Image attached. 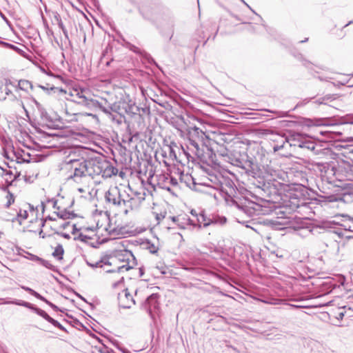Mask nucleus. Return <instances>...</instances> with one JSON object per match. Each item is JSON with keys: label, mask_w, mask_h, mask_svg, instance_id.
Instances as JSON below:
<instances>
[{"label": "nucleus", "mask_w": 353, "mask_h": 353, "mask_svg": "<svg viewBox=\"0 0 353 353\" xmlns=\"http://www.w3.org/2000/svg\"><path fill=\"white\" fill-rule=\"evenodd\" d=\"M108 352H111V350H109L108 349H104L103 351H101V353H108Z\"/></svg>", "instance_id": "nucleus-55"}, {"label": "nucleus", "mask_w": 353, "mask_h": 353, "mask_svg": "<svg viewBox=\"0 0 353 353\" xmlns=\"http://www.w3.org/2000/svg\"><path fill=\"white\" fill-rule=\"evenodd\" d=\"M177 185H178L177 179H176L175 178L172 177V176H170L169 174V188L170 190V191H169V192H171L172 194H174L173 188L176 187Z\"/></svg>", "instance_id": "nucleus-31"}, {"label": "nucleus", "mask_w": 353, "mask_h": 353, "mask_svg": "<svg viewBox=\"0 0 353 353\" xmlns=\"http://www.w3.org/2000/svg\"><path fill=\"white\" fill-rule=\"evenodd\" d=\"M196 221L197 223H195L193 220H191L188 218L186 219L185 223L187 225H193L194 227L198 225V227L201 228L202 226L205 228L210 224L215 223L214 221H211L210 219H208L203 213H201L199 214Z\"/></svg>", "instance_id": "nucleus-18"}, {"label": "nucleus", "mask_w": 353, "mask_h": 353, "mask_svg": "<svg viewBox=\"0 0 353 353\" xmlns=\"http://www.w3.org/2000/svg\"><path fill=\"white\" fill-rule=\"evenodd\" d=\"M233 161V165L244 170L248 175L254 178L261 176V169L252 159L248 158L247 154L241 155L240 157H236Z\"/></svg>", "instance_id": "nucleus-7"}, {"label": "nucleus", "mask_w": 353, "mask_h": 353, "mask_svg": "<svg viewBox=\"0 0 353 353\" xmlns=\"http://www.w3.org/2000/svg\"><path fill=\"white\" fill-rule=\"evenodd\" d=\"M17 172L14 174L12 170L5 169L0 166V176L3 178L8 186L10 185L12 183L16 180Z\"/></svg>", "instance_id": "nucleus-20"}, {"label": "nucleus", "mask_w": 353, "mask_h": 353, "mask_svg": "<svg viewBox=\"0 0 353 353\" xmlns=\"http://www.w3.org/2000/svg\"><path fill=\"white\" fill-rule=\"evenodd\" d=\"M307 40H308V38H305L304 40L301 41L300 43H305V42L307 41Z\"/></svg>", "instance_id": "nucleus-56"}, {"label": "nucleus", "mask_w": 353, "mask_h": 353, "mask_svg": "<svg viewBox=\"0 0 353 353\" xmlns=\"http://www.w3.org/2000/svg\"><path fill=\"white\" fill-rule=\"evenodd\" d=\"M2 217L7 221H17L20 225L28 218V211L21 208L4 209L1 212Z\"/></svg>", "instance_id": "nucleus-9"}, {"label": "nucleus", "mask_w": 353, "mask_h": 353, "mask_svg": "<svg viewBox=\"0 0 353 353\" xmlns=\"http://www.w3.org/2000/svg\"><path fill=\"white\" fill-rule=\"evenodd\" d=\"M54 19L57 21V23L59 22V21H62L60 15L57 12L55 13V14L54 16Z\"/></svg>", "instance_id": "nucleus-44"}, {"label": "nucleus", "mask_w": 353, "mask_h": 353, "mask_svg": "<svg viewBox=\"0 0 353 353\" xmlns=\"http://www.w3.org/2000/svg\"><path fill=\"white\" fill-rule=\"evenodd\" d=\"M12 88L17 90V85H14L10 80H6L5 83L0 87V91L8 96L12 93Z\"/></svg>", "instance_id": "nucleus-23"}, {"label": "nucleus", "mask_w": 353, "mask_h": 353, "mask_svg": "<svg viewBox=\"0 0 353 353\" xmlns=\"http://www.w3.org/2000/svg\"><path fill=\"white\" fill-rule=\"evenodd\" d=\"M301 148H305L309 150H314L315 149V144L312 141L307 140L305 137L303 140V144L301 145Z\"/></svg>", "instance_id": "nucleus-28"}, {"label": "nucleus", "mask_w": 353, "mask_h": 353, "mask_svg": "<svg viewBox=\"0 0 353 353\" xmlns=\"http://www.w3.org/2000/svg\"><path fill=\"white\" fill-rule=\"evenodd\" d=\"M57 25L61 30L65 28L62 21H59Z\"/></svg>", "instance_id": "nucleus-47"}, {"label": "nucleus", "mask_w": 353, "mask_h": 353, "mask_svg": "<svg viewBox=\"0 0 353 353\" xmlns=\"http://www.w3.org/2000/svg\"><path fill=\"white\" fill-rule=\"evenodd\" d=\"M231 348H232V350H234V351H236V347L231 346Z\"/></svg>", "instance_id": "nucleus-61"}, {"label": "nucleus", "mask_w": 353, "mask_h": 353, "mask_svg": "<svg viewBox=\"0 0 353 353\" xmlns=\"http://www.w3.org/2000/svg\"><path fill=\"white\" fill-rule=\"evenodd\" d=\"M108 353H114L112 350L111 352H108Z\"/></svg>", "instance_id": "nucleus-64"}, {"label": "nucleus", "mask_w": 353, "mask_h": 353, "mask_svg": "<svg viewBox=\"0 0 353 353\" xmlns=\"http://www.w3.org/2000/svg\"><path fill=\"white\" fill-rule=\"evenodd\" d=\"M39 87H40L41 89H43V90H46V88H45L44 86H43V85H40Z\"/></svg>", "instance_id": "nucleus-60"}, {"label": "nucleus", "mask_w": 353, "mask_h": 353, "mask_svg": "<svg viewBox=\"0 0 353 353\" xmlns=\"http://www.w3.org/2000/svg\"><path fill=\"white\" fill-rule=\"evenodd\" d=\"M40 300L45 302L46 303H47L54 311L59 310V307L56 305H54L52 303H51L50 301H48L45 297H43V299H40Z\"/></svg>", "instance_id": "nucleus-37"}, {"label": "nucleus", "mask_w": 353, "mask_h": 353, "mask_svg": "<svg viewBox=\"0 0 353 353\" xmlns=\"http://www.w3.org/2000/svg\"><path fill=\"white\" fill-rule=\"evenodd\" d=\"M147 185L149 187L145 188V190L151 196H152V192L156 191L157 188L170 191L169 188V174L161 173L154 175L152 171L150 170L147 180Z\"/></svg>", "instance_id": "nucleus-6"}, {"label": "nucleus", "mask_w": 353, "mask_h": 353, "mask_svg": "<svg viewBox=\"0 0 353 353\" xmlns=\"http://www.w3.org/2000/svg\"><path fill=\"white\" fill-rule=\"evenodd\" d=\"M348 225H350L349 221L347 222H345V223L342 224L341 225L344 228L345 230H347Z\"/></svg>", "instance_id": "nucleus-52"}, {"label": "nucleus", "mask_w": 353, "mask_h": 353, "mask_svg": "<svg viewBox=\"0 0 353 353\" xmlns=\"http://www.w3.org/2000/svg\"><path fill=\"white\" fill-rule=\"evenodd\" d=\"M263 169L264 172L261 170V176L263 174V177L267 178L269 181H276L277 179L284 181L287 176L285 172L281 169L273 167L272 165L263 166Z\"/></svg>", "instance_id": "nucleus-10"}, {"label": "nucleus", "mask_w": 353, "mask_h": 353, "mask_svg": "<svg viewBox=\"0 0 353 353\" xmlns=\"http://www.w3.org/2000/svg\"><path fill=\"white\" fill-rule=\"evenodd\" d=\"M146 248L150 251L152 254H155L157 252L159 248L154 243H152L150 241L146 243Z\"/></svg>", "instance_id": "nucleus-33"}, {"label": "nucleus", "mask_w": 353, "mask_h": 353, "mask_svg": "<svg viewBox=\"0 0 353 353\" xmlns=\"http://www.w3.org/2000/svg\"><path fill=\"white\" fill-rule=\"evenodd\" d=\"M110 259L108 256H105L95 262L87 261L86 263L90 267L92 268H102L104 265H112V262L110 261Z\"/></svg>", "instance_id": "nucleus-22"}, {"label": "nucleus", "mask_w": 353, "mask_h": 353, "mask_svg": "<svg viewBox=\"0 0 353 353\" xmlns=\"http://www.w3.org/2000/svg\"><path fill=\"white\" fill-rule=\"evenodd\" d=\"M103 157H95L90 159H85V165L87 172V175L89 177V181L90 180V177H94V176L99 175V168L101 165V160Z\"/></svg>", "instance_id": "nucleus-11"}, {"label": "nucleus", "mask_w": 353, "mask_h": 353, "mask_svg": "<svg viewBox=\"0 0 353 353\" xmlns=\"http://www.w3.org/2000/svg\"><path fill=\"white\" fill-rule=\"evenodd\" d=\"M350 225H348L347 230L350 232H353V221H349Z\"/></svg>", "instance_id": "nucleus-49"}, {"label": "nucleus", "mask_w": 353, "mask_h": 353, "mask_svg": "<svg viewBox=\"0 0 353 353\" xmlns=\"http://www.w3.org/2000/svg\"><path fill=\"white\" fill-rule=\"evenodd\" d=\"M218 180V182L214 183V188L216 190H220L221 191L223 190L224 185H230L232 181H228V179H225L223 176H221L220 179H216Z\"/></svg>", "instance_id": "nucleus-24"}, {"label": "nucleus", "mask_w": 353, "mask_h": 353, "mask_svg": "<svg viewBox=\"0 0 353 353\" xmlns=\"http://www.w3.org/2000/svg\"><path fill=\"white\" fill-rule=\"evenodd\" d=\"M77 238H78V239H79L80 241H83V242H88V241L89 239H90V238L89 236H88L87 235H85L82 233H80Z\"/></svg>", "instance_id": "nucleus-41"}, {"label": "nucleus", "mask_w": 353, "mask_h": 353, "mask_svg": "<svg viewBox=\"0 0 353 353\" xmlns=\"http://www.w3.org/2000/svg\"><path fill=\"white\" fill-rule=\"evenodd\" d=\"M75 156H76V153H70L68 157H67V158L65 159V165L66 167V169L68 168V161L69 159H78V158H75ZM79 159H80V158H79Z\"/></svg>", "instance_id": "nucleus-38"}, {"label": "nucleus", "mask_w": 353, "mask_h": 353, "mask_svg": "<svg viewBox=\"0 0 353 353\" xmlns=\"http://www.w3.org/2000/svg\"><path fill=\"white\" fill-rule=\"evenodd\" d=\"M89 91L81 88H73L70 91L69 95L71 101L85 105L89 108L99 109L106 114L111 115L112 111H115L114 106L107 99L101 98L100 100L90 98Z\"/></svg>", "instance_id": "nucleus-1"}, {"label": "nucleus", "mask_w": 353, "mask_h": 353, "mask_svg": "<svg viewBox=\"0 0 353 353\" xmlns=\"http://www.w3.org/2000/svg\"><path fill=\"white\" fill-rule=\"evenodd\" d=\"M3 41H0V45L2 46H3Z\"/></svg>", "instance_id": "nucleus-63"}, {"label": "nucleus", "mask_w": 353, "mask_h": 353, "mask_svg": "<svg viewBox=\"0 0 353 353\" xmlns=\"http://www.w3.org/2000/svg\"><path fill=\"white\" fill-rule=\"evenodd\" d=\"M68 174L67 180L72 181L79 185L88 184L89 177L87 175L85 159L81 157L80 159H69Z\"/></svg>", "instance_id": "nucleus-2"}, {"label": "nucleus", "mask_w": 353, "mask_h": 353, "mask_svg": "<svg viewBox=\"0 0 353 353\" xmlns=\"http://www.w3.org/2000/svg\"><path fill=\"white\" fill-rule=\"evenodd\" d=\"M345 158L347 159V162L351 165L352 166H353V147L351 148H349L346 152H345Z\"/></svg>", "instance_id": "nucleus-30"}, {"label": "nucleus", "mask_w": 353, "mask_h": 353, "mask_svg": "<svg viewBox=\"0 0 353 353\" xmlns=\"http://www.w3.org/2000/svg\"><path fill=\"white\" fill-rule=\"evenodd\" d=\"M86 115L89 117H92L94 119H96L97 121H99L98 117L96 114H92V113H86Z\"/></svg>", "instance_id": "nucleus-50"}, {"label": "nucleus", "mask_w": 353, "mask_h": 353, "mask_svg": "<svg viewBox=\"0 0 353 353\" xmlns=\"http://www.w3.org/2000/svg\"><path fill=\"white\" fill-rule=\"evenodd\" d=\"M82 187H80V188H77V190L81 192V193H83V192H85L87 189H88V187H87V184H85V185H81Z\"/></svg>", "instance_id": "nucleus-42"}, {"label": "nucleus", "mask_w": 353, "mask_h": 353, "mask_svg": "<svg viewBox=\"0 0 353 353\" xmlns=\"http://www.w3.org/2000/svg\"><path fill=\"white\" fill-rule=\"evenodd\" d=\"M117 173V168H115L110 161L103 157L101 165L99 168V175H101L103 178L107 179L112 176H116Z\"/></svg>", "instance_id": "nucleus-13"}, {"label": "nucleus", "mask_w": 353, "mask_h": 353, "mask_svg": "<svg viewBox=\"0 0 353 353\" xmlns=\"http://www.w3.org/2000/svg\"><path fill=\"white\" fill-rule=\"evenodd\" d=\"M167 148L168 150L169 160H171L172 162L176 161L179 163L181 146L179 147L176 143L172 141Z\"/></svg>", "instance_id": "nucleus-19"}, {"label": "nucleus", "mask_w": 353, "mask_h": 353, "mask_svg": "<svg viewBox=\"0 0 353 353\" xmlns=\"http://www.w3.org/2000/svg\"><path fill=\"white\" fill-rule=\"evenodd\" d=\"M63 34H64V37H65V39L68 41H70L69 40V36H68V30H66V28L63 29L62 30Z\"/></svg>", "instance_id": "nucleus-45"}, {"label": "nucleus", "mask_w": 353, "mask_h": 353, "mask_svg": "<svg viewBox=\"0 0 353 353\" xmlns=\"http://www.w3.org/2000/svg\"><path fill=\"white\" fill-rule=\"evenodd\" d=\"M72 227H73V233H74L75 231H79L81 230V228H77L76 224H73Z\"/></svg>", "instance_id": "nucleus-51"}, {"label": "nucleus", "mask_w": 353, "mask_h": 353, "mask_svg": "<svg viewBox=\"0 0 353 353\" xmlns=\"http://www.w3.org/2000/svg\"><path fill=\"white\" fill-rule=\"evenodd\" d=\"M53 208L57 209V212H54L57 216L62 219H70L75 216V214L72 212L66 210L65 209L60 210L59 207H57V202L53 201Z\"/></svg>", "instance_id": "nucleus-21"}, {"label": "nucleus", "mask_w": 353, "mask_h": 353, "mask_svg": "<svg viewBox=\"0 0 353 353\" xmlns=\"http://www.w3.org/2000/svg\"><path fill=\"white\" fill-rule=\"evenodd\" d=\"M324 99H319L315 101V103H317L319 104H323V103Z\"/></svg>", "instance_id": "nucleus-53"}, {"label": "nucleus", "mask_w": 353, "mask_h": 353, "mask_svg": "<svg viewBox=\"0 0 353 353\" xmlns=\"http://www.w3.org/2000/svg\"><path fill=\"white\" fill-rule=\"evenodd\" d=\"M343 316H344V313L343 312H340L338 313L336 318L339 320H342L343 319Z\"/></svg>", "instance_id": "nucleus-48"}, {"label": "nucleus", "mask_w": 353, "mask_h": 353, "mask_svg": "<svg viewBox=\"0 0 353 353\" xmlns=\"http://www.w3.org/2000/svg\"><path fill=\"white\" fill-rule=\"evenodd\" d=\"M40 264L49 270H54V266L48 261H46V260H44L42 259L40 262Z\"/></svg>", "instance_id": "nucleus-36"}, {"label": "nucleus", "mask_w": 353, "mask_h": 353, "mask_svg": "<svg viewBox=\"0 0 353 353\" xmlns=\"http://www.w3.org/2000/svg\"><path fill=\"white\" fill-rule=\"evenodd\" d=\"M187 136L189 143L194 147L192 149L197 154H200V149L201 148H204V151L205 150L210 151L208 145H210V139L208 135L199 128L196 126L188 127Z\"/></svg>", "instance_id": "nucleus-4"}, {"label": "nucleus", "mask_w": 353, "mask_h": 353, "mask_svg": "<svg viewBox=\"0 0 353 353\" xmlns=\"http://www.w3.org/2000/svg\"><path fill=\"white\" fill-rule=\"evenodd\" d=\"M136 198H131L129 201H125L121 194V192L119 187L114 185L110 186L108 190L105 192V199L106 203L111 204L114 207H119L122 204L126 205L127 203H137L139 205L141 201L145 200L146 196L145 192L143 193L135 192Z\"/></svg>", "instance_id": "nucleus-3"}, {"label": "nucleus", "mask_w": 353, "mask_h": 353, "mask_svg": "<svg viewBox=\"0 0 353 353\" xmlns=\"http://www.w3.org/2000/svg\"><path fill=\"white\" fill-rule=\"evenodd\" d=\"M4 303L14 304V305L26 307L32 310L33 312H34L37 314L39 315L40 316L43 318L45 320H46L48 322L52 324L54 327H58L61 330H63L65 332L66 331L65 328L61 323H59L57 320L50 317L44 310L35 307L34 305H32L30 303H28V302H26L24 301H21V300L16 299L14 301H6V302H4Z\"/></svg>", "instance_id": "nucleus-8"}, {"label": "nucleus", "mask_w": 353, "mask_h": 353, "mask_svg": "<svg viewBox=\"0 0 353 353\" xmlns=\"http://www.w3.org/2000/svg\"><path fill=\"white\" fill-rule=\"evenodd\" d=\"M159 295L157 293H154L149 296L146 299L144 307L150 314H152V312L159 310Z\"/></svg>", "instance_id": "nucleus-16"}, {"label": "nucleus", "mask_w": 353, "mask_h": 353, "mask_svg": "<svg viewBox=\"0 0 353 353\" xmlns=\"http://www.w3.org/2000/svg\"><path fill=\"white\" fill-rule=\"evenodd\" d=\"M14 196L10 191H8L5 196L4 209L10 210V207L14 203Z\"/></svg>", "instance_id": "nucleus-25"}, {"label": "nucleus", "mask_w": 353, "mask_h": 353, "mask_svg": "<svg viewBox=\"0 0 353 353\" xmlns=\"http://www.w3.org/2000/svg\"><path fill=\"white\" fill-rule=\"evenodd\" d=\"M192 148L191 144L186 145L185 147L181 145V150L179 152V163L185 165L189 162H207V157L205 154L204 148L200 149V154H197Z\"/></svg>", "instance_id": "nucleus-5"}, {"label": "nucleus", "mask_w": 353, "mask_h": 353, "mask_svg": "<svg viewBox=\"0 0 353 353\" xmlns=\"http://www.w3.org/2000/svg\"><path fill=\"white\" fill-rule=\"evenodd\" d=\"M169 219H170L174 223H176L179 227L185 228L184 225H181V218L179 216H170Z\"/></svg>", "instance_id": "nucleus-39"}, {"label": "nucleus", "mask_w": 353, "mask_h": 353, "mask_svg": "<svg viewBox=\"0 0 353 353\" xmlns=\"http://www.w3.org/2000/svg\"><path fill=\"white\" fill-rule=\"evenodd\" d=\"M141 184H142L143 186H145V183H144V181H143V179L141 180Z\"/></svg>", "instance_id": "nucleus-59"}, {"label": "nucleus", "mask_w": 353, "mask_h": 353, "mask_svg": "<svg viewBox=\"0 0 353 353\" xmlns=\"http://www.w3.org/2000/svg\"><path fill=\"white\" fill-rule=\"evenodd\" d=\"M2 46L6 48L12 49L14 51H15L16 52H17L19 54H20V55H21V56H23L24 57H26V54L24 50H23L22 49L18 48L17 46H14L13 44H11V43H9L3 41V43Z\"/></svg>", "instance_id": "nucleus-26"}, {"label": "nucleus", "mask_w": 353, "mask_h": 353, "mask_svg": "<svg viewBox=\"0 0 353 353\" xmlns=\"http://www.w3.org/2000/svg\"><path fill=\"white\" fill-rule=\"evenodd\" d=\"M64 253V250L63 246L61 245H58L54 252H52V256L57 258L59 260L63 259V254Z\"/></svg>", "instance_id": "nucleus-27"}, {"label": "nucleus", "mask_w": 353, "mask_h": 353, "mask_svg": "<svg viewBox=\"0 0 353 353\" xmlns=\"http://www.w3.org/2000/svg\"><path fill=\"white\" fill-rule=\"evenodd\" d=\"M21 288L23 289L24 290H26V292H29L31 295L34 296L37 299H38L39 300L43 299V296H41L40 294H39L34 290L31 289L30 288L26 287V286H21Z\"/></svg>", "instance_id": "nucleus-29"}, {"label": "nucleus", "mask_w": 353, "mask_h": 353, "mask_svg": "<svg viewBox=\"0 0 353 353\" xmlns=\"http://www.w3.org/2000/svg\"><path fill=\"white\" fill-rule=\"evenodd\" d=\"M285 196L289 199L286 205H288L292 210L299 208L303 203V194L299 191L290 190Z\"/></svg>", "instance_id": "nucleus-12"}, {"label": "nucleus", "mask_w": 353, "mask_h": 353, "mask_svg": "<svg viewBox=\"0 0 353 353\" xmlns=\"http://www.w3.org/2000/svg\"><path fill=\"white\" fill-rule=\"evenodd\" d=\"M118 301L119 305L123 308H130L135 304V301L128 289H125L119 293Z\"/></svg>", "instance_id": "nucleus-15"}, {"label": "nucleus", "mask_w": 353, "mask_h": 353, "mask_svg": "<svg viewBox=\"0 0 353 353\" xmlns=\"http://www.w3.org/2000/svg\"><path fill=\"white\" fill-rule=\"evenodd\" d=\"M41 207L42 208V212H43L45 210V204L43 202L41 203Z\"/></svg>", "instance_id": "nucleus-54"}, {"label": "nucleus", "mask_w": 353, "mask_h": 353, "mask_svg": "<svg viewBox=\"0 0 353 353\" xmlns=\"http://www.w3.org/2000/svg\"><path fill=\"white\" fill-rule=\"evenodd\" d=\"M180 179L181 182H185L188 186L190 185V183L193 181L192 176L189 174H182L181 176Z\"/></svg>", "instance_id": "nucleus-34"}, {"label": "nucleus", "mask_w": 353, "mask_h": 353, "mask_svg": "<svg viewBox=\"0 0 353 353\" xmlns=\"http://www.w3.org/2000/svg\"><path fill=\"white\" fill-rule=\"evenodd\" d=\"M130 266L128 265H123L121 266H119L118 268H117V269H114V270H107L106 272H123V271H128L129 269H130Z\"/></svg>", "instance_id": "nucleus-35"}, {"label": "nucleus", "mask_w": 353, "mask_h": 353, "mask_svg": "<svg viewBox=\"0 0 353 353\" xmlns=\"http://www.w3.org/2000/svg\"><path fill=\"white\" fill-rule=\"evenodd\" d=\"M0 17L6 22L8 23L9 21L8 18L5 16V14L0 10Z\"/></svg>", "instance_id": "nucleus-46"}, {"label": "nucleus", "mask_w": 353, "mask_h": 353, "mask_svg": "<svg viewBox=\"0 0 353 353\" xmlns=\"http://www.w3.org/2000/svg\"><path fill=\"white\" fill-rule=\"evenodd\" d=\"M28 259L31 261H33L39 262V263L42 259L41 258L39 257L38 256H36V255H34L32 254H29V256L28 257Z\"/></svg>", "instance_id": "nucleus-40"}, {"label": "nucleus", "mask_w": 353, "mask_h": 353, "mask_svg": "<svg viewBox=\"0 0 353 353\" xmlns=\"http://www.w3.org/2000/svg\"><path fill=\"white\" fill-rule=\"evenodd\" d=\"M270 140L272 142V147L274 152L284 148L288 141L286 135L272 132L270 133Z\"/></svg>", "instance_id": "nucleus-14"}, {"label": "nucleus", "mask_w": 353, "mask_h": 353, "mask_svg": "<svg viewBox=\"0 0 353 353\" xmlns=\"http://www.w3.org/2000/svg\"><path fill=\"white\" fill-rule=\"evenodd\" d=\"M288 141L287 144L290 147L299 148H301V145L303 144V140L305 137L301 133L293 132L290 133L288 136H286Z\"/></svg>", "instance_id": "nucleus-17"}, {"label": "nucleus", "mask_w": 353, "mask_h": 353, "mask_svg": "<svg viewBox=\"0 0 353 353\" xmlns=\"http://www.w3.org/2000/svg\"><path fill=\"white\" fill-rule=\"evenodd\" d=\"M46 220H50V221H55L56 220V218L55 217H53V216H48L46 219L42 222V224H41V226L43 227L44 226V224H45V222L46 221Z\"/></svg>", "instance_id": "nucleus-43"}, {"label": "nucleus", "mask_w": 353, "mask_h": 353, "mask_svg": "<svg viewBox=\"0 0 353 353\" xmlns=\"http://www.w3.org/2000/svg\"><path fill=\"white\" fill-rule=\"evenodd\" d=\"M348 221H353V218L348 216Z\"/></svg>", "instance_id": "nucleus-58"}, {"label": "nucleus", "mask_w": 353, "mask_h": 353, "mask_svg": "<svg viewBox=\"0 0 353 353\" xmlns=\"http://www.w3.org/2000/svg\"><path fill=\"white\" fill-rule=\"evenodd\" d=\"M290 306L292 307H295V308L301 307V306L295 305H291Z\"/></svg>", "instance_id": "nucleus-57"}, {"label": "nucleus", "mask_w": 353, "mask_h": 353, "mask_svg": "<svg viewBox=\"0 0 353 353\" xmlns=\"http://www.w3.org/2000/svg\"><path fill=\"white\" fill-rule=\"evenodd\" d=\"M28 86H31L30 83L26 80H20L17 83V88H19L21 90H26Z\"/></svg>", "instance_id": "nucleus-32"}, {"label": "nucleus", "mask_w": 353, "mask_h": 353, "mask_svg": "<svg viewBox=\"0 0 353 353\" xmlns=\"http://www.w3.org/2000/svg\"><path fill=\"white\" fill-rule=\"evenodd\" d=\"M350 23H352V21H350L348 23L345 24V27L347 26Z\"/></svg>", "instance_id": "nucleus-62"}]
</instances>
